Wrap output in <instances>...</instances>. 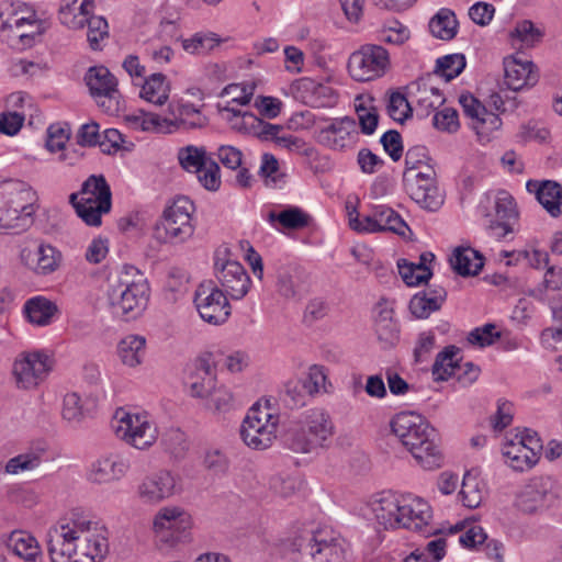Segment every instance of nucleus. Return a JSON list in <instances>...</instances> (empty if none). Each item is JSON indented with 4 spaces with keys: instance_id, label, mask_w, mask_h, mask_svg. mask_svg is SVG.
<instances>
[{
    "instance_id": "f257e3e1",
    "label": "nucleus",
    "mask_w": 562,
    "mask_h": 562,
    "mask_svg": "<svg viewBox=\"0 0 562 562\" xmlns=\"http://www.w3.org/2000/svg\"><path fill=\"white\" fill-rule=\"evenodd\" d=\"M391 429L424 469L434 470L441 467L443 457L439 446V434L422 415L401 412L392 418Z\"/></svg>"
},
{
    "instance_id": "f03ea898",
    "label": "nucleus",
    "mask_w": 562,
    "mask_h": 562,
    "mask_svg": "<svg viewBox=\"0 0 562 562\" xmlns=\"http://www.w3.org/2000/svg\"><path fill=\"white\" fill-rule=\"evenodd\" d=\"M106 299L114 315L135 317L146 306L149 286L144 274L134 266H124L108 279Z\"/></svg>"
},
{
    "instance_id": "7ed1b4c3",
    "label": "nucleus",
    "mask_w": 562,
    "mask_h": 562,
    "mask_svg": "<svg viewBox=\"0 0 562 562\" xmlns=\"http://www.w3.org/2000/svg\"><path fill=\"white\" fill-rule=\"evenodd\" d=\"M193 202L187 196L176 198L167 205L153 227V238L164 245H181L194 234Z\"/></svg>"
},
{
    "instance_id": "20e7f679",
    "label": "nucleus",
    "mask_w": 562,
    "mask_h": 562,
    "mask_svg": "<svg viewBox=\"0 0 562 562\" xmlns=\"http://www.w3.org/2000/svg\"><path fill=\"white\" fill-rule=\"evenodd\" d=\"M346 549L347 542L344 538L326 530L299 536L290 543L292 552L307 554L312 558L324 557V562H344Z\"/></svg>"
},
{
    "instance_id": "39448f33",
    "label": "nucleus",
    "mask_w": 562,
    "mask_h": 562,
    "mask_svg": "<svg viewBox=\"0 0 562 562\" xmlns=\"http://www.w3.org/2000/svg\"><path fill=\"white\" fill-rule=\"evenodd\" d=\"M278 420V416L273 415L268 407L262 408L259 404H255L240 427L243 441L255 450L269 448L277 438Z\"/></svg>"
},
{
    "instance_id": "423d86ee",
    "label": "nucleus",
    "mask_w": 562,
    "mask_h": 562,
    "mask_svg": "<svg viewBox=\"0 0 562 562\" xmlns=\"http://www.w3.org/2000/svg\"><path fill=\"white\" fill-rule=\"evenodd\" d=\"M5 199V212L2 221L5 226L18 231H24L33 223L35 212L34 203L37 200L35 191L24 182L14 183Z\"/></svg>"
},
{
    "instance_id": "0eeeda50",
    "label": "nucleus",
    "mask_w": 562,
    "mask_h": 562,
    "mask_svg": "<svg viewBox=\"0 0 562 562\" xmlns=\"http://www.w3.org/2000/svg\"><path fill=\"white\" fill-rule=\"evenodd\" d=\"M112 428L117 438L136 449H146L157 439V431L146 415L132 414L123 409L115 413Z\"/></svg>"
},
{
    "instance_id": "6e6552de",
    "label": "nucleus",
    "mask_w": 562,
    "mask_h": 562,
    "mask_svg": "<svg viewBox=\"0 0 562 562\" xmlns=\"http://www.w3.org/2000/svg\"><path fill=\"white\" fill-rule=\"evenodd\" d=\"M389 65L390 57L384 47L366 44L350 55L348 71L357 81H370L382 77Z\"/></svg>"
},
{
    "instance_id": "1a4fd4ad",
    "label": "nucleus",
    "mask_w": 562,
    "mask_h": 562,
    "mask_svg": "<svg viewBox=\"0 0 562 562\" xmlns=\"http://www.w3.org/2000/svg\"><path fill=\"white\" fill-rule=\"evenodd\" d=\"M83 79L91 97L105 113L114 114L120 110L117 79L105 66L90 67Z\"/></svg>"
},
{
    "instance_id": "9d476101",
    "label": "nucleus",
    "mask_w": 562,
    "mask_h": 562,
    "mask_svg": "<svg viewBox=\"0 0 562 562\" xmlns=\"http://www.w3.org/2000/svg\"><path fill=\"white\" fill-rule=\"evenodd\" d=\"M403 182L407 194L424 210L435 212L440 209L443 198L436 184V171L432 166L413 173L404 171Z\"/></svg>"
},
{
    "instance_id": "9b49d317",
    "label": "nucleus",
    "mask_w": 562,
    "mask_h": 562,
    "mask_svg": "<svg viewBox=\"0 0 562 562\" xmlns=\"http://www.w3.org/2000/svg\"><path fill=\"white\" fill-rule=\"evenodd\" d=\"M194 304L202 319L213 325L225 323L231 315L226 294L213 281L202 282L196 288Z\"/></svg>"
},
{
    "instance_id": "f8f14e48",
    "label": "nucleus",
    "mask_w": 562,
    "mask_h": 562,
    "mask_svg": "<svg viewBox=\"0 0 562 562\" xmlns=\"http://www.w3.org/2000/svg\"><path fill=\"white\" fill-rule=\"evenodd\" d=\"M432 512L423 498L403 496L400 512L401 527L423 537L438 536L441 529L431 525Z\"/></svg>"
},
{
    "instance_id": "ddd939ff",
    "label": "nucleus",
    "mask_w": 562,
    "mask_h": 562,
    "mask_svg": "<svg viewBox=\"0 0 562 562\" xmlns=\"http://www.w3.org/2000/svg\"><path fill=\"white\" fill-rule=\"evenodd\" d=\"M191 517L179 507L161 508L154 519V530L161 540L177 543L189 539Z\"/></svg>"
},
{
    "instance_id": "4468645a",
    "label": "nucleus",
    "mask_w": 562,
    "mask_h": 562,
    "mask_svg": "<svg viewBox=\"0 0 562 562\" xmlns=\"http://www.w3.org/2000/svg\"><path fill=\"white\" fill-rule=\"evenodd\" d=\"M359 140L356 120L350 116L334 119L317 133V142L333 150L353 147Z\"/></svg>"
},
{
    "instance_id": "2eb2a0df",
    "label": "nucleus",
    "mask_w": 562,
    "mask_h": 562,
    "mask_svg": "<svg viewBox=\"0 0 562 562\" xmlns=\"http://www.w3.org/2000/svg\"><path fill=\"white\" fill-rule=\"evenodd\" d=\"M215 276L227 295L233 300L243 299L249 291L250 279L244 267L235 260L216 259Z\"/></svg>"
},
{
    "instance_id": "dca6fc26",
    "label": "nucleus",
    "mask_w": 562,
    "mask_h": 562,
    "mask_svg": "<svg viewBox=\"0 0 562 562\" xmlns=\"http://www.w3.org/2000/svg\"><path fill=\"white\" fill-rule=\"evenodd\" d=\"M49 371L48 357L41 352L26 353L13 364V374L16 384L22 389H31L36 385Z\"/></svg>"
},
{
    "instance_id": "f3484780",
    "label": "nucleus",
    "mask_w": 562,
    "mask_h": 562,
    "mask_svg": "<svg viewBox=\"0 0 562 562\" xmlns=\"http://www.w3.org/2000/svg\"><path fill=\"white\" fill-rule=\"evenodd\" d=\"M46 537L50 562H75L78 536L69 524L50 528Z\"/></svg>"
},
{
    "instance_id": "a211bd4d",
    "label": "nucleus",
    "mask_w": 562,
    "mask_h": 562,
    "mask_svg": "<svg viewBox=\"0 0 562 562\" xmlns=\"http://www.w3.org/2000/svg\"><path fill=\"white\" fill-rule=\"evenodd\" d=\"M553 481L550 476L533 477L518 494L516 506L525 514H536L543 510L551 496Z\"/></svg>"
},
{
    "instance_id": "6ab92c4d",
    "label": "nucleus",
    "mask_w": 562,
    "mask_h": 562,
    "mask_svg": "<svg viewBox=\"0 0 562 562\" xmlns=\"http://www.w3.org/2000/svg\"><path fill=\"white\" fill-rule=\"evenodd\" d=\"M176 486L175 477L168 471L147 475L137 487V495L145 504H157L170 497Z\"/></svg>"
},
{
    "instance_id": "aec40b11",
    "label": "nucleus",
    "mask_w": 562,
    "mask_h": 562,
    "mask_svg": "<svg viewBox=\"0 0 562 562\" xmlns=\"http://www.w3.org/2000/svg\"><path fill=\"white\" fill-rule=\"evenodd\" d=\"M130 463L122 454L110 452L97 459L90 469L89 480L103 484L121 480L128 471Z\"/></svg>"
},
{
    "instance_id": "412c9836",
    "label": "nucleus",
    "mask_w": 562,
    "mask_h": 562,
    "mask_svg": "<svg viewBox=\"0 0 562 562\" xmlns=\"http://www.w3.org/2000/svg\"><path fill=\"white\" fill-rule=\"evenodd\" d=\"M21 258L35 273L46 276L58 269L61 254L52 245L40 244L34 251L26 248L23 249Z\"/></svg>"
},
{
    "instance_id": "4be33fe9",
    "label": "nucleus",
    "mask_w": 562,
    "mask_h": 562,
    "mask_svg": "<svg viewBox=\"0 0 562 562\" xmlns=\"http://www.w3.org/2000/svg\"><path fill=\"white\" fill-rule=\"evenodd\" d=\"M526 188L528 192L536 194L537 201L552 217L562 214V187L560 183L551 180L542 182L529 180Z\"/></svg>"
},
{
    "instance_id": "5701e85b",
    "label": "nucleus",
    "mask_w": 562,
    "mask_h": 562,
    "mask_svg": "<svg viewBox=\"0 0 562 562\" xmlns=\"http://www.w3.org/2000/svg\"><path fill=\"white\" fill-rule=\"evenodd\" d=\"M504 70L505 83L514 91L531 87L538 81V75L533 71V64L530 60L505 59Z\"/></svg>"
},
{
    "instance_id": "b1692460",
    "label": "nucleus",
    "mask_w": 562,
    "mask_h": 562,
    "mask_svg": "<svg viewBox=\"0 0 562 562\" xmlns=\"http://www.w3.org/2000/svg\"><path fill=\"white\" fill-rule=\"evenodd\" d=\"M7 548L25 562H43V552L34 536L24 530H13L4 540Z\"/></svg>"
},
{
    "instance_id": "393cba45",
    "label": "nucleus",
    "mask_w": 562,
    "mask_h": 562,
    "mask_svg": "<svg viewBox=\"0 0 562 562\" xmlns=\"http://www.w3.org/2000/svg\"><path fill=\"white\" fill-rule=\"evenodd\" d=\"M194 366L195 370L190 376L191 395L204 400L215 387L212 355L199 357Z\"/></svg>"
},
{
    "instance_id": "a878e982",
    "label": "nucleus",
    "mask_w": 562,
    "mask_h": 562,
    "mask_svg": "<svg viewBox=\"0 0 562 562\" xmlns=\"http://www.w3.org/2000/svg\"><path fill=\"white\" fill-rule=\"evenodd\" d=\"M93 8V0H63L58 19L68 29L81 30L86 26L87 15Z\"/></svg>"
},
{
    "instance_id": "bb28decb",
    "label": "nucleus",
    "mask_w": 562,
    "mask_h": 562,
    "mask_svg": "<svg viewBox=\"0 0 562 562\" xmlns=\"http://www.w3.org/2000/svg\"><path fill=\"white\" fill-rule=\"evenodd\" d=\"M402 498L392 493H383L373 503V513L379 525L384 529H396L401 527L400 512Z\"/></svg>"
},
{
    "instance_id": "cd10ccee",
    "label": "nucleus",
    "mask_w": 562,
    "mask_h": 562,
    "mask_svg": "<svg viewBox=\"0 0 562 562\" xmlns=\"http://www.w3.org/2000/svg\"><path fill=\"white\" fill-rule=\"evenodd\" d=\"M172 114L173 119H164L162 122L176 130L190 131L203 128L209 123L207 117L202 114L201 110L191 103L178 104Z\"/></svg>"
},
{
    "instance_id": "c85d7f7f",
    "label": "nucleus",
    "mask_w": 562,
    "mask_h": 562,
    "mask_svg": "<svg viewBox=\"0 0 562 562\" xmlns=\"http://www.w3.org/2000/svg\"><path fill=\"white\" fill-rule=\"evenodd\" d=\"M267 221L277 231H297L310 225L311 216L297 206H288L281 212L270 211Z\"/></svg>"
},
{
    "instance_id": "c756f323",
    "label": "nucleus",
    "mask_w": 562,
    "mask_h": 562,
    "mask_svg": "<svg viewBox=\"0 0 562 562\" xmlns=\"http://www.w3.org/2000/svg\"><path fill=\"white\" fill-rule=\"evenodd\" d=\"M301 420L311 430L315 441H321L323 446L334 434L330 416L323 408L308 409L302 415Z\"/></svg>"
},
{
    "instance_id": "7c9ffc66",
    "label": "nucleus",
    "mask_w": 562,
    "mask_h": 562,
    "mask_svg": "<svg viewBox=\"0 0 562 562\" xmlns=\"http://www.w3.org/2000/svg\"><path fill=\"white\" fill-rule=\"evenodd\" d=\"M502 452L508 460L509 467L515 471H528L538 462L535 452H530L522 441H517L515 438L506 441Z\"/></svg>"
},
{
    "instance_id": "2f4dec72",
    "label": "nucleus",
    "mask_w": 562,
    "mask_h": 562,
    "mask_svg": "<svg viewBox=\"0 0 562 562\" xmlns=\"http://www.w3.org/2000/svg\"><path fill=\"white\" fill-rule=\"evenodd\" d=\"M452 269L462 277L476 276L483 268V258L472 248L459 247L450 258Z\"/></svg>"
},
{
    "instance_id": "473e14b6",
    "label": "nucleus",
    "mask_w": 562,
    "mask_h": 562,
    "mask_svg": "<svg viewBox=\"0 0 562 562\" xmlns=\"http://www.w3.org/2000/svg\"><path fill=\"white\" fill-rule=\"evenodd\" d=\"M57 312V305L43 296L32 297L24 305L27 319L38 326L48 325Z\"/></svg>"
},
{
    "instance_id": "72a5a7b5",
    "label": "nucleus",
    "mask_w": 562,
    "mask_h": 562,
    "mask_svg": "<svg viewBox=\"0 0 562 562\" xmlns=\"http://www.w3.org/2000/svg\"><path fill=\"white\" fill-rule=\"evenodd\" d=\"M459 22L452 10L442 8L429 21V31L432 36L442 40H452L458 32Z\"/></svg>"
},
{
    "instance_id": "f704fd0d",
    "label": "nucleus",
    "mask_w": 562,
    "mask_h": 562,
    "mask_svg": "<svg viewBox=\"0 0 562 562\" xmlns=\"http://www.w3.org/2000/svg\"><path fill=\"white\" fill-rule=\"evenodd\" d=\"M304 91L310 92V103L316 108H331L338 102V94L330 86L310 78L301 79Z\"/></svg>"
},
{
    "instance_id": "c9c22d12",
    "label": "nucleus",
    "mask_w": 562,
    "mask_h": 562,
    "mask_svg": "<svg viewBox=\"0 0 562 562\" xmlns=\"http://www.w3.org/2000/svg\"><path fill=\"white\" fill-rule=\"evenodd\" d=\"M146 339L138 335L124 337L117 347L122 362L131 368L142 363L145 356Z\"/></svg>"
},
{
    "instance_id": "e433bc0d",
    "label": "nucleus",
    "mask_w": 562,
    "mask_h": 562,
    "mask_svg": "<svg viewBox=\"0 0 562 562\" xmlns=\"http://www.w3.org/2000/svg\"><path fill=\"white\" fill-rule=\"evenodd\" d=\"M460 348L451 345L440 351L432 364V375L435 381H447L454 376L458 370L459 359H457Z\"/></svg>"
},
{
    "instance_id": "4c0bfd02",
    "label": "nucleus",
    "mask_w": 562,
    "mask_h": 562,
    "mask_svg": "<svg viewBox=\"0 0 562 562\" xmlns=\"http://www.w3.org/2000/svg\"><path fill=\"white\" fill-rule=\"evenodd\" d=\"M169 91L170 88L166 76L161 72H156L145 80L140 90V97L153 104L162 105L169 99Z\"/></svg>"
},
{
    "instance_id": "58836bf2",
    "label": "nucleus",
    "mask_w": 562,
    "mask_h": 562,
    "mask_svg": "<svg viewBox=\"0 0 562 562\" xmlns=\"http://www.w3.org/2000/svg\"><path fill=\"white\" fill-rule=\"evenodd\" d=\"M372 98L359 95L355 100V110L359 121V127L362 134L372 135L379 124V113L372 104Z\"/></svg>"
},
{
    "instance_id": "ea45409f",
    "label": "nucleus",
    "mask_w": 562,
    "mask_h": 562,
    "mask_svg": "<svg viewBox=\"0 0 562 562\" xmlns=\"http://www.w3.org/2000/svg\"><path fill=\"white\" fill-rule=\"evenodd\" d=\"M81 194H88L94 202H101L103 210H111L112 193L103 175H91L81 186Z\"/></svg>"
},
{
    "instance_id": "a19ab883",
    "label": "nucleus",
    "mask_w": 562,
    "mask_h": 562,
    "mask_svg": "<svg viewBox=\"0 0 562 562\" xmlns=\"http://www.w3.org/2000/svg\"><path fill=\"white\" fill-rule=\"evenodd\" d=\"M373 217L382 226L381 232H392L397 235H405V229L408 228L405 221L401 215L384 204L372 205Z\"/></svg>"
},
{
    "instance_id": "79ce46f5",
    "label": "nucleus",
    "mask_w": 562,
    "mask_h": 562,
    "mask_svg": "<svg viewBox=\"0 0 562 562\" xmlns=\"http://www.w3.org/2000/svg\"><path fill=\"white\" fill-rule=\"evenodd\" d=\"M416 108L420 115H428L431 111L441 106L446 99L438 88L428 87L426 82L417 83L415 94Z\"/></svg>"
},
{
    "instance_id": "37998d69",
    "label": "nucleus",
    "mask_w": 562,
    "mask_h": 562,
    "mask_svg": "<svg viewBox=\"0 0 562 562\" xmlns=\"http://www.w3.org/2000/svg\"><path fill=\"white\" fill-rule=\"evenodd\" d=\"M178 160L184 170L195 173L202 167H205L211 158L207 157L205 147L188 145L179 149Z\"/></svg>"
},
{
    "instance_id": "c03bdc74",
    "label": "nucleus",
    "mask_w": 562,
    "mask_h": 562,
    "mask_svg": "<svg viewBox=\"0 0 562 562\" xmlns=\"http://www.w3.org/2000/svg\"><path fill=\"white\" fill-rule=\"evenodd\" d=\"M284 446L296 453H310L315 450L305 436L304 429L293 422L282 436Z\"/></svg>"
},
{
    "instance_id": "a18cd8bd",
    "label": "nucleus",
    "mask_w": 562,
    "mask_h": 562,
    "mask_svg": "<svg viewBox=\"0 0 562 562\" xmlns=\"http://www.w3.org/2000/svg\"><path fill=\"white\" fill-rule=\"evenodd\" d=\"M0 32L4 33L9 31L11 33L9 37L19 38L23 45L26 44V41L31 40L27 33L20 32V29L24 24H32V22L29 19L24 16H19V14L15 11L9 10L7 16L4 12H0Z\"/></svg>"
},
{
    "instance_id": "49530a36",
    "label": "nucleus",
    "mask_w": 562,
    "mask_h": 562,
    "mask_svg": "<svg viewBox=\"0 0 562 562\" xmlns=\"http://www.w3.org/2000/svg\"><path fill=\"white\" fill-rule=\"evenodd\" d=\"M77 215L90 226H99L101 224V215L110 212V210H103L101 202L92 201V198H82L75 204Z\"/></svg>"
},
{
    "instance_id": "de8ad7c7",
    "label": "nucleus",
    "mask_w": 562,
    "mask_h": 562,
    "mask_svg": "<svg viewBox=\"0 0 562 562\" xmlns=\"http://www.w3.org/2000/svg\"><path fill=\"white\" fill-rule=\"evenodd\" d=\"M465 67V58L462 54H452L437 59L435 72L450 81L459 76Z\"/></svg>"
},
{
    "instance_id": "09e8293b",
    "label": "nucleus",
    "mask_w": 562,
    "mask_h": 562,
    "mask_svg": "<svg viewBox=\"0 0 562 562\" xmlns=\"http://www.w3.org/2000/svg\"><path fill=\"white\" fill-rule=\"evenodd\" d=\"M220 40L216 34L196 33L191 38L182 41V48L190 54H205L217 46Z\"/></svg>"
},
{
    "instance_id": "8fccbe9b",
    "label": "nucleus",
    "mask_w": 562,
    "mask_h": 562,
    "mask_svg": "<svg viewBox=\"0 0 562 562\" xmlns=\"http://www.w3.org/2000/svg\"><path fill=\"white\" fill-rule=\"evenodd\" d=\"M542 36L543 33L529 20L518 22L510 32L512 40L519 41L525 46H533L541 41Z\"/></svg>"
},
{
    "instance_id": "3c124183",
    "label": "nucleus",
    "mask_w": 562,
    "mask_h": 562,
    "mask_svg": "<svg viewBox=\"0 0 562 562\" xmlns=\"http://www.w3.org/2000/svg\"><path fill=\"white\" fill-rule=\"evenodd\" d=\"M42 458L36 452L21 453L8 460L4 472L8 474H19L24 471H31L40 467Z\"/></svg>"
},
{
    "instance_id": "603ef678",
    "label": "nucleus",
    "mask_w": 562,
    "mask_h": 562,
    "mask_svg": "<svg viewBox=\"0 0 562 562\" xmlns=\"http://www.w3.org/2000/svg\"><path fill=\"white\" fill-rule=\"evenodd\" d=\"M86 25L88 26L87 38L93 50L100 48V41L109 34L108 22L103 16L87 15Z\"/></svg>"
},
{
    "instance_id": "864d4df0",
    "label": "nucleus",
    "mask_w": 562,
    "mask_h": 562,
    "mask_svg": "<svg viewBox=\"0 0 562 562\" xmlns=\"http://www.w3.org/2000/svg\"><path fill=\"white\" fill-rule=\"evenodd\" d=\"M204 401L205 408L213 413H225L233 406V395L231 391L224 386L214 387Z\"/></svg>"
},
{
    "instance_id": "5fc2aeb1",
    "label": "nucleus",
    "mask_w": 562,
    "mask_h": 562,
    "mask_svg": "<svg viewBox=\"0 0 562 562\" xmlns=\"http://www.w3.org/2000/svg\"><path fill=\"white\" fill-rule=\"evenodd\" d=\"M495 214L498 220L518 221V211L514 198L505 190L497 192L494 202Z\"/></svg>"
},
{
    "instance_id": "6e6d98bb",
    "label": "nucleus",
    "mask_w": 562,
    "mask_h": 562,
    "mask_svg": "<svg viewBox=\"0 0 562 562\" xmlns=\"http://www.w3.org/2000/svg\"><path fill=\"white\" fill-rule=\"evenodd\" d=\"M303 381L300 379H291L284 384V402L291 408L301 407L306 404L310 396L305 390Z\"/></svg>"
},
{
    "instance_id": "4d7b16f0",
    "label": "nucleus",
    "mask_w": 562,
    "mask_h": 562,
    "mask_svg": "<svg viewBox=\"0 0 562 562\" xmlns=\"http://www.w3.org/2000/svg\"><path fill=\"white\" fill-rule=\"evenodd\" d=\"M387 114L396 122L403 123L412 114L411 103L401 92H392L387 103Z\"/></svg>"
},
{
    "instance_id": "13d9d810",
    "label": "nucleus",
    "mask_w": 562,
    "mask_h": 562,
    "mask_svg": "<svg viewBox=\"0 0 562 562\" xmlns=\"http://www.w3.org/2000/svg\"><path fill=\"white\" fill-rule=\"evenodd\" d=\"M430 157L425 146H413L405 154V170L417 173L418 171L426 170V166H430L428 162Z\"/></svg>"
},
{
    "instance_id": "bf43d9fd",
    "label": "nucleus",
    "mask_w": 562,
    "mask_h": 562,
    "mask_svg": "<svg viewBox=\"0 0 562 562\" xmlns=\"http://www.w3.org/2000/svg\"><path fill=\"white\" fill-rule=\"evenodd\" d=\"M69 137L70 128L68 124H52L47 128L46 148L52 153L63 150Z\"/></svg>"
},
{
    "instance_id": "052dcab7",
    "label": "nucleus",
    "mask_w": 562,
    "mask_h": 562,
    "mask_svg": "<svg viewBox=\"0 0 562 562\" xmlns=\"http://www.w3.org/2000/svg\"><path fill=\"white\" fill-rule=\"evenodd\" d=\"M306 386L305 390L310 396H313L323 389L326 390L327 375L325 369L322 366L314 364L308 369L307 374L304 378H300Z\"/></svg>"
},
{
    "instance_id": "680f3d73",
    "label": "nucleus",
    "mask_w": 562,
    "mask_h": 562,
    "mask_svg": "<svg viewBox=\"0 0 562 562\" xmlns=\"http://www.w3.org/2000/svg\"><path fill=\"white\" fill-rule=\"evenodd\" d=\"M199 182L209 191H217L221 187V169L218 164L211 159L205 167L195 172Z\"/></svg>"
},
{
    "instance_id": "e2e57ef3",
    "label": "nucleus",
    "mask_w": 562,
    "mask_h": 562,
    "mask_svg": "<svg viewBox=\"0 0 562 562\" xmlns=\"http://www.w3.org/2000/svg\"><path fill=\"white\" fill-rule=\"evenodd\" d=\"M460 495L463 505L468 508H476L482 503V492L477 487L475 477L471 476L470 473H467L463 477Z\"/></svg>"
},
{
    "instance_id": "0e129e2a",
    "label": "nucleus",
    "mask_w": 562,
    "mask_h": 562,
    "mask_svg": "<svg viewBox=\"0 0 562 562\" xmlns=\"http://www.w3.org/2000/svg\"><path fill=\"white\" fill-rule=\"evenodd\" d=\"M495 328L494 324H485L482 327H476L469 333L468 341L481 348L491 346L501 337V333L496 331Z\"/></svg>"
},
{
    "instance_id": "69168bd1",
    "label": "nucleus",
    "mask_w": 562,
    "mask_h": 562,
    "mask_svg": "<svg viewBox=\"0 0 562 562\" xmlns=\"http://www.w3.org/2000/svg\"><path fill=\"white\" fill-rule=\"evenodd\" d=\"M397 267L403 281L408 286H416L420 283L427 282L432 276V272H426L422 274L418 270V267L415 266V263L407 261L406 259L398 260Z\"/></svg>"
},
{
    "instance_id": "338daca9",
    "label": "nucleus",
    "mask_w": 562,
    "mask_h": 562,
    "mask_svg": "<svg viewBox=\"0 0 562 562\" xmlns=\"http://www.w3.org/2000/svg\"><path fill=\"white\" fill-rule=\"evenodd\" d=\"M349 225L350 227L359 233H380L382 226L373 217V211L360 217L357 207H353L349 212Z\"/></svg>"
},
{
    "instance_id": "774afa93",
    "label": "nucleus",
    "mask_w": 562,
    "mask_h": 562,
    "mask_svg": "<svg viewBox=\"0 0 562 562\" xmlns=\"http://www.w3.org/2000/svg\"><path fill=\"white\" fill-rule=\"evenodd\" d=\"M164 445L176 458H182L189 448L187 437L180 429H170L164 437Z\"/></svg>"
}]
</instances>
